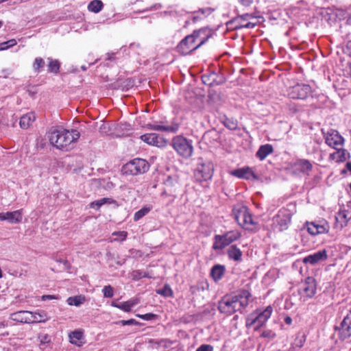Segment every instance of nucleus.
<instances>
[{
    "mask_svg": "<svg viewBox=\"0 0 351 351\" xmlns=\"http://www.w3.org/2000/svg\"><path fill=\"white\" fill-rule=\"evenodd\" d=\"M80 136V134L76 130L60 128L50 130L48 133L49 142L53 147L66 151L73 147Z\"/></svg>",
    "mask_w": 351,
    "mask_h": 351,
    "instance_id": "nucleus-1",
    "label": "nucleus"
},
{
    "mask_svg": "<svg viewBox=\"0 0 351 351\" xmlns=\"http://www.w3.org/2000/svg\"><path fill=\"white\" fill-rule=\"evenodd\" d=\"M210 36V32L208 29L202 28L194 31L180 42L177 49L181 54L187 55L204 44Z\"/></svg>",
    "mask_w": 351,
    "mask_h": 351,
    "instance_id": "nucleus-2",
    "label": "nucleus"
},
{
    "mask_svg": "<svg viewBox=\"0 0 351 351\" xmlns=\"http://www.w3.org/2000/svg\"><path fill=\"white\" fill-rule=\"evenodd\" d=\"M272 312L273 308L271 306H268L263 310H256L247 317L245 322L246 327H253L254 330L258 329L267 322L271 317Z\"/></svg>",
    "mask_w": 351,
    "mask_h": 351,
    "instance_id": "nucleus-3",
    "label": "nucleus"
},
{
    "mask_svg": "<svg viewBox=\"0 0 351 351\" xmlns=\"http://www.w3.org/2000/svg\"><path fill=\"white\" fill-rule=\"evenodd\" d=\"M171 145L174 150L184 158H190L193 153L192 141L182 136H176L171 141Z\"/></svg>",
    "mask_w": 351,
    "mask_h": 351,
    "instance_id": "nucleus-4",
    "label": "nucleus"
},
{
    "mask_svg": "<svg viewBox=\"0 0 351 351\" xmlns=\"http://www.w3.org/2000/svg\"><path fill=\"white\" fill-rule=\"evenodd\" d=\"M148 162L141 158H134L123 165L122 171L125 174H143L149 170Z\"/></svg>",
    "mask_w": 351,
    "mask_h": 351,
    "instance_id": "nucleus-5",
    "label": "nucleus"
},
{
    "mask_svg": "<svg viewBox=\"0 0 351 351\" xmlns=\"http://www.w3.org/2000/svg\"><path fill=\"white\" fill-rule=\"evenodd\" d=\"M213 165L211 162H204L199 158L195 170V178L199 182L208 180L213 177Z\"/></svg>",
    "mask_w": 351,
    "mask_h": 351,
    "instance_id": "nucleus-6",
    "label": "nucleus"
},
{
    "mask_svg": "<svg viewBox=\"0 0 351 351\" xmlns=\"http://www.w3.org/2000/svg\"><path fill=\"white\" fill-rule=\"evenodd\" d=\"M238 231H229L223 235L217 234L214 237L213 249L222 250L240 237Z\"/></svg>",
    "mask_w": 351,
    "mask_h": 351,
    "instance_id": "nucleus-7",
    "label": "nucleus"
},
{
    "mask_svg": "<svg viewBox=\"0 0 351 351\" xmlns=\"http://www.w3.org/2000/svg\"><path fill=\"white\" fill-rule=\"evenodd\" d=\"M219 310L223 313L231 314L241 308V301L238 296L224 298L219 303Z\"/></svg>",
    "mask_w": 351,
    "mask_h": 351,
    "instance_id": "nucleus-8",
    "label": "nucleus"
},
{
    "mask_svg": "<svg viewBox=\"0 0 351 351\" xmlns=\"http://www.w3.org/2000/svg\"><path fill=\"white\" fill-rule=\"evenodd\" d=\"M322 133L324 136L325 143L330 147L337 149L339 147H343L344 143V138L339 133L338 131L330 129L326 132L322 130Z\"/></svg>",
    "mask_w": 351,
    "mask_h": 351,
    "instance_id": "nucleus-9",
    "label": "nucleus"
},
{
    "mask_svg": "<svg viewBox=\"0 0 351 351\" xmlns=\"http://www.w3.org/2000/svg\"><path fill=\"white\" fill-rule=\"evenodd\" d=\"M306 226L308 233L314 236L327 233L330 230L328 223L324 219L315 221L313 222H306Z\"/></svg>",
    "mask_w": 351,
    "mask_h": 351,
    "instance_id": "nucleus-10",
    "label": "nucleus"
},
{
    "mask_svg": "<svg viewBox=\"0 0 351 351\" xmlns=\"http://www.w3.org/2000/svg\"><path fill=\"white\" fill-rule=\"evenodd\" d=\"M291 219V213L286 208L280 209L274 217V223L278 226L280 231L287 230Z\"/></svg>",
    "mask_w": 351,
    "mask_h": 351,
    "instance_id": "nucleus-11",
    "label": "nucleus"
},
{
    "mask_svg": "<svg viewBox=\"0 0 351 351\" xmlns=\"http://www.w3.org/2000/svg\"><path fill=\"white\" fill-rule=\"evenodd\" d=\"M311 87L308 84H297L289 90V95L292 99H304L311 93Z\"/></svg>",
    "mask_w": 351,
    "mask_h": 351,
    "instance_id": "nucleus-12",
    "label": "nucleus"
},
{
    "mask_svg": "<svg viewBox=\"0 0 351 351\" xmlns=\"http://www.w3.org/2000/svg\"><path fill=\"white\" fill-rule=\"evenodd\" d=\"M141 139L149 145L160 148L165 147L167 145V141L161 135L156 133L141 135Z\"/></svg>",
    "mask_w": 351,
    "mask_h": 351,
    "instance_id": "nucleus-13",
    "label": "nucleus"
},
{
    "mask_svg": "<svg viewBox=\"0 0 351 351\" xmlns=\"http://www.w3.org/2000/svg\"><path fill=\"white\" fill-rule=\"evenodd\" d=\"M316 283L315 280L312 277H308L302 283L300 288V293L304 297L312 298L316 293Z\"/></svg>",
    "mask_w": 351,
    "mask_h": 351,
    "instance_id": "nucleus-14",
    "label": "nucleus"
},
{
    "mask_svg": "<svg viewBox=\"0 0 351 351\" xmlns=\"http://www.w3.org/2000/svg\"><path fill=\"white\" fill-rule=\"evenodd\" d=\"M338 330L339 337L342 340L351 337V310L342 320Z\"/></svg>",
    "mask_w": 351,
    "mask_h": 351,
    "instance_id": "nucleus-15",
    "label": "nucleus"
},
{
    "mask_svg": "<svg viewBox=\"0 0 351 351\" xmlns=\"http://www.w3.org/2000/svg\"><path fill=\"white\" fill-rule=\"evenodd\" d=\"M243 215L244 217L243 229L250 232H256L258 229V224L253 219L252 215L248 212V209L245 206H243Z\"/></svg>",
    "mask_w": 351,
    "mask_h": 351,
    "instance_id": "nucleus-16",
    "label": "nucleus"
},
{
    "mask_svg": "<svg viewBox=\"0 0 351 351\" xmlns=\"http://www.w3.org/2000/svg\"><path fill=\"white\" fill-rule=\"evenodd\" d=\"M23 219V210L12 212L0 213V221H7L10 223H19Z\"/></svg>",
    "mask_w": 351,
    "mask_h": 351,
    "instance_id": "nucleus-17",
    "label": "nucleus"
},
{
    "mask_svg": "<svg viewBox=\"0 0 351 351\" xmlns=\"http://www.w3.org/2000/svg\"><path fill=\"white\" fill-rule=\"evenodd\" d=\"M327 253L325 250H320L315 252L313 254H310L303 259V262L304 263H310L311 265H315L318 263L319 262L325 261L327 259Z\"/></svg>",
    "mask_w": 351,
    "mask_h": 351,
    "instance_id": "nucleus-18",
    "label": "nucleus"
},
{
    "mask_svg": "<svg viewBox=\"0 0 351 351\" xmlns=\"http://www.w3.org/2000/svg\"><path fill=\"white\" fill-rule=\"evenodd\" d=\"M336 152L330 154V158L335 160L337 162H342L350 158V153L343 147H339L335 149Z\"/></svg>",
    "mask_w": 351,
    "mask_h": 351,
    "instance_id": "nucleus-19",
    "label": "nucleus"
},
{
    "mask_svg": "<svg viewBox=\"0 0 351 351\" xmlns=\"http://www.w3.org/2000/svg\"><path fill=\"white\" fill-rule=\"evenodd\" d=\"M10 318L15 322L30 324L29 311H20L10 314Z\"/></svg>",
    "mask_w": 351,
    "mask_h": 351,
    "instance_id": "nucleus-20",
    "label": "nucleus"
},
{
    "mask_svg": "<svg viewBox=\"0 0 351 351\" xmlns=\"http://www.w3.org/2000/svg\"><path fill=\"white\" fill-rule=\"evenodd\" d=\"M293 167L296 170L306 174H308L313 168L310 161L306 159L298 160L295 162Z\"/></svg>",
    "mask_w": 351,
    "mask_h": 351,
    "instance_id": "nucleus-21",
    "label": "nucleus"
},
{
    "mask_svg": "<svg viewBox=\"0 0 351 351\" xmlns=\"http://www.w3.org/2000/svg\"><path fill=\"white\" fill-rule=\"evenodd\" d=\"M69 341L78 347L84 344V337L83 332L81 330H75L69 335Z\"/></svg>",
    "mask_w": 351,
    "mask_h": 351,
    "instance_id": "nucleus-22",
    "label": "nucleus"
},
{
    "mask_svg": "<svg viewBox=\"0 0 351 351\" xmlns=\"http://www.w3.org/2000/svg\"><path fill=\"white\" fill-rule=\"evenodd\" d=\"M35 120L36 115L34 112H28L21 117L19 122L20 127L22 129H27L32 125Z\"/></svg>",
    "mask_w": 351,
    "mask_h": 351,
    "instance_id": "nucleus-23",
    "label": "nucleus"
},
{
    "mask_svg": "<svg viewBox=\"0 0 351 351\" xmlns=\"http://www.w3.org/2000/svg\"><path fill=\"white\" fill-rule=\"evenodd\" d=\"M30 324L45 322L49 317L47 313L44 311H38L36 312L29 311Z\"/></svg>",
    "mask_w": 351,
    "mask_h": 351,
    "instance_id": "nucleus-24",
    "label": "nucleus"
},
{
    "mask_svg": "<svg viewBox=\"0 0 351 351\" xmlns=\"http://www.w3.org/2000/svg\"><path fill=\"white\" fill-rule=\"evenodd\" d=\"M260 16L253 14H243V28H253L259 22Z\"/></svg>",
    "mask_w": 351,
    "mask_h": 351,
    "instance_id": "nucleus-25",
    "label": "nucleus"
},
{
    "mask_svg": "<svg viewBox=\"0 0 351 351\" xmlns=\"http://www.w3.org/2000/svg\"><path fill=\"white\" fill-rule=\"evenodd\" d=\"M274 152V149L271 145L270 144H265L263 145H261L258 150L257 151L256 156L257 158H258L261 160H263L266 158V157L271 154Z\"/></svg>",
    "mask_w": 351,
    "mask_h": 351,
    "instance_id": "nucleus-26",
    "label": "nucleus"
},
{
    "mask_svg": "<svg viewBox=\"0 0 351 351\" xmlns=\"http://www.w3.org/2000/svg\"><path fill=\"white\" fill-rule=\"evenodd\" d=\"M136 304H137V302L134 300H130L128 301L121 303H112V306L119 308L125 312L130 311L132 308L134 307Z\"/></svg>",
    "mask_w": 351,
    "mask_h": 351,
    "instance_id": "nucleus-27",
    "label": "nucleus"
},
{
    "mask_svg": "<svg viewBox=\"0 0 351 351\" xmlns=\"http://www.w3.org/2000/svg\"><path fill=\"white\" fill-rule=\"evenodd\" d=\"M224 272L225 267L221 265H217L212 268L210 274L215 281H218L222 278Z\"/></svg>",
    "mask_w": 351,
    "mask_h": 351,
    "instance_id": "nucleus-28",
    "label": "nucleus"
},
{
    "mask_svg": "<svg viewBox=\"0 0 351 351\" xmlns=\"http://www.w3.org/2000/svg\"><path fill=\"white\" fill-rule=\"evenodd\" d=\"M86 301V298L84 295H80L76 296L69 297L66 300V302L70 306H79L84 304Z\"/></svg>",
    "mask_w": 351,
    "mask_h": 351,
    "instance_id": "nucleus-29",
    "label": "nucleus"
},
{
    "mask_svg": "<svg viewBox=\"0 0 351 351\" xmlns=\"http://www.w3.org/2000/svg\"><path fill=\"white\" fill-rule=\"evenodd\" d=\"M104 4L100 0H93L88 5V10L94 13H98L103 8Z\"/></svg>",
    "mask_w": 351,
    "mask_h": 351,
    "instance_id": "nucleus-30",
    "label": "nucleus"
},
{
    "mask_svg": "<svg viewBox=\"0 0 351 351\" xmlns=\"http://www.w3.org/2000/svg\"><path fill=\"white\" fill-rule=\"evenodd\" d=\"M228 254L230 258L233 259L234 261H239L241 256V252L236 245H231L228 250Z\"/></svg>",
    "mask_w": 351,
    "mask_h": 351,
    "instance_id": "nucleus-31",
    "label": "nucleus"
},
{
    "mask_svg": "<svg viewBox=\"0 0 351 351\" xmlns=\"http://www.w3.org/2000/svg\"><path fill=\"white\" fill-rule=\"evenodd\" d=\"M39 347L41 350H45L47 349L51 342V337L47 334L40 335L39 336Z\"/></svg>",
    "mask_w": 351,
    "mask_h": 351,
    "instance_id": "nucleus-32",
    "label": "nucleus"
},
{
    "mask_svg": "<svg viewBox=\"0 0 351 351\" xmlns=\"http://www.w3.org/2000/svg\"><path fill=\"white\" fill-rule=\"evenodd\" d=\"M243 178L252 180L258 179L254 171L249 167H243Z\"/></svg>",
    "mask_w": 351,
    "mask_h": 351,
    "instance_id": "nucleus-33",
    "label": "nucleus"
},
{
    "mask_svg": "<svg viewBox=\"0 0 351 351\" xmlns=\"http://www.w3.org/2000/svg\"><path fill=\"white\" fill-rule=\"evenodd\" d=\"M152 207V206H145L143 207L141 209L136 212L134 215V220L135 221H138L142 217H143L145 215H146L151 210Z\"/></svg>",
    "mask_w": 351,
    "mask_h": 351,
    "instance_id": "nucleus-34",
    "label": "nucleus"
},
{
    "mask_svg": "<svg viewBox=\"0 0 351 351\" xmlns=\"http://www.w3.org/2000/svg\"><path fill=\"white\" fill-rule=\"evenodd\" d=\"M157 293L163 295L165 297H171L173 296V291L171 287L169 285H165L163 288L158 289L156 291Z\"/></svg>",
    "mask_w": 351,
    "mask_h": 351,
    "instance_id": "nucleus-35",
    "label": "nucleus"
},
{
    "mask_svg": "<svg viewBox=\"0 0 351 351\" xmlns=\"http://www.w3.org/2000/svg\"><path fill=\"white\" fill-rule=\"evenodd\" d=\"M127 235L128 234L125 231L114 232L112 234L114 238L111 239V241H123L126 239Z\"/></svg>",
    "mask_w": 351,
    "mask_h": 351,
    "instance_id": "nucleus-36",
    "label": "nucleus"
},
{
    "mask_svg": "<svg viewBox=\"0 0 351 351\" xmlns=\"http://www.w3.org/2000/svg\"><path fill=\"white\" fill-rule=\"evenodd\" d=\"M49 60L48 67L49 71L53 73H58L60 69V63L57 60H52L49 58Z\"/></svg>",
    "mask_w": 351,
    "mask_h": 351,
    "instance_id": "nucleus-37",
    "label": "nucleus"
},
{
    "mask_svg": "<svg viewBox=\"0 0 351 351\" xmlns=\"http://www.w3.org/2000/svg\"><path fill=\"white\" fill-rule=\"evenodd\" d=\"M45 65V61L42 58L38 57L35 59L33 63V69L36 72H40Z\"/></svg>",
    "mask_w": 351,
    "mask_h": 351,
    "instance_id": "nucleus-38",
    "label": "nucleus"
},
{
    "mask_svg": "<svg viewBox=\"0 0 351 351\" xmlns=\"http://www.w3.org/2000/svg\"><path fill=\"white\" fill-rule=\"evenodd\" d=\"M306 337L304 334L302 335H298L294 341V345L298 348H302L305 341H306Z\"/></svg>",
    "mask_w": 351,
    "mask_h": 351,
    "instance_id": "nucleus-39",
    "label": "nucleus"
},
{
    "mask_svg": "<svg viewBox=\"0 0 351 351\" xmlns=\"http://www.w3.org/2000/svg\"><path fill=\"white\" fill-rule=\"evenodd\" d=\"M102 292L105 298H112L114 295L113 288L110 285L104 286Z\"/></svg>",
    "mask_w": 351,
    "mask_h": 351,
    "instance_id": "nucleus-40",
    "label": "nucleus"
},
{
    "mask_svg": "<svg viewBox=\"0 0 351 351\" xmlns=\"http://www.w3.org/2000/svg\"><path fill=\"white\" fill-rule=\"evenodd\" d=\"M309 8L308 4L305 0H302L300 1L297 2V3L293 7V10L297 9L302 10H308Z\"/></svg>",
    "mask_w": 351,
    "mask_h": 351,
    "instance_id": "nucleus-41",
    "label": "nucleus"
},
{
    "mask_svg": "<svg viewBox=\"0 0 351 351\" xmlns=\"http://www.w3.org/2000/svg\"><path fill=\"white\" fill-rule=\"evenodd\" d=\"M336 219L337 221H340L341 223V226H343V223L346 224L348 221V218L346 211L339 212L337 215L336 216Z\"/></svg>",
    "mask_w": 351,
    "mask_h": 351,
    "instance_id": "nucleus-42",
    "label": "nucleus"
},
{
    "mask_svg": "<svg viewBox=\"0 0 351 351\" xmlns=\"http://www.w3.org/2000/svg\"><path fill=\"white\" fill-rule=\"evenodd\" d=\"M136 316L141 318L143 320H147V321L152 320L157 317V315L151 313L143 314V315L138 314V315H136Z\"/></svg>",
    "mask_w": 351,
    "mask_h": 351,
    "instance_id": "nucleus-43",
    "label": "nucleus"
},
{
    "mask_svg": "<svg viewBox=\"0 0 351 351\" xmlns=\"http://www.w3.org/2000/svg\"><path fill=\"white\" fill-rule=\"evenodd\" d=\"M242 294L243 298H245L246 299L245 305H247L249 303L252 302L254 300L251 293L248 291L243 290Z\"/></svg>",
    "mask_w": 351,
    "mask_h": 351,
    "instance_id": "nucleus-44",
    "label": "nucleus"
},
{
    "mask_svg": "<svg viewBox=\"0 0 351 351\" xmlns=\"http://www.w3.org/2000/svg\"><path fill=\"white\" fill-rule=\"evenodd\" d=\"M148 276L145 272H142L141 271H135L132 273V278L134 280L140 279L142 278L147 277Z\"/></svg>",
    "mask_w": 351,
    "mask_h": 351,
    "instance_id": "nucleus-45",
    "label": "nucleus"
},
{
    "mask_svg": "<svg viewBox=\"0 0 351 351\" xmlns=\"http://www.w3.org/2000/svg\"><path fill=\"white\" fill-rule=\"evenodd\" d=\"M196 351H213V347L208 344H203L200 346Z\"/></svg>",
    "mask_w": 351,
    "mask_h": 351,
    "instance_id": "nucleus-46",
    "label": "nucleus"
},
{
    "mask_svg": "<svg viewBox=\"0 0 351 351\" xmlns=\"http://www.w3.org/2000/svg\"><path fill=\"white\" fill-rule=\"evenodd\" d=\"M121 324L123 326H126V325H137L138 324V322H136L134 319H128V320H121Z\"/></svg>",
    "mask_w": 351,
    "mask_h": 351,
    "instance_id": "nucleus-47",
    "label": "nucleus"
},
{
    "mask_svg": "<svg viewBox=\"0 0 351 351\" xmlns=\"http://www.w3.org/2000/svg\"><path fill=\"white\" fill-rule=\"evenodd\" d=\"M102 206V202L99 199L94 201L90 204V207L98 210Z\"/></svg>",
    "mask_w": 351,
    "mask_h": 351,
    "instance_id": "nucleus-48",
    "label": "nucleus"
},
{
    "mask_svg": "<svg viewBox=\"0 0 351 351\" xmlns=\"http://www.w3.org/2000/svg\"><path fill=\"white\" fill-rule=\"evenodd\" d=\"M214 11V9L211 8H202L199 9V12H201L202 14L208 16L210 15Z\"/></svg>",
    "mask_w": 351,
    "mask_h": 351,
    "instance_id": "nucleus-49",
    "label": "nucleus"
},
{
    "mask_svg": "<svg viewBox=\"0 0 351 351\" xmlns=\"http://www.w3.org/2000/svg\"><path fill=\"white\" fill-rule=\"evenodd\" d=\"M230 175L234 176L238 178H241V169H237L235 170L230 171Z\"/></svg>",
    "mask_w": 351,
    "mask_h": 351,
    "instance_id": "nucleus-50",
    "label": "nucleus"
},
{
    "mask_svg": "<svg viewBox=\"0 0 351 351\" xmlns=\"http://www.w3.org/2000/svg\"><path fill=\"white\" fill-rule=\"evenodd\" d=\"M149 128L152 130H157V131H164L165 126L160 125H157V124H154V125H149Z\"/></svg>",
    "mask_w": 351,
    "mask_h": 351,
    "instance_id": "nucleus-51",
    "label": "nucleus"
},
{
    "mask_svg": "<svg viewBox=\"0 0 351 351\" xmlns=\"http://www.w3.org/2000/svg\"><path fill=\"white\" fill-rule=\"evenodd\" d=\"M178 126H165L164 131L175 133L178 131Z\"/></svg>",
    "mask_w": 351,
    "mask_h": 351,
    "instance_id": "nucleus-52",
    "label": "nucleus"
},
{
    "mask_svg": "<svg viewBox=\"0 0 351 351\" xmlns=\"http://www.w3.org/2000/svg\"><path fill=\"white\" fill-rule=\"evenodd\" d=\"M101 202H102V205L105 204H114L115 203V200L111 199V198H108V197H104V198H101L99 199Z\"/></svg>",
    "mask_w": 351,
    "mask_h": 351,
    "instance_id": "nucleus-53",
    "label": "nucleus"
},
{
    "mask_svg": "<svg viewBox=\"0 0 351 351\" xmlns=\"http://www.w3.org/2000/svg\"><path fill=\"white\" fill-rule=\"evenodd\" d=\"M261 336L264 337L274 338V337H275L276 335L272 331L269 330V331L263 332L262 333Z\"/></svg>",
    "mask_w": 351,
    "mask_h": 351,
    "instance_id": "nucleus-54",
    "label": "nucleus"
},
{
    "mask_svg": "<svg viewBox=\"0 0 351 351\" xmlns=\"http://www.w3.org/2000/svg\"><path fill=\"white\" fill-rule=\"evenodd\" d=\"M225 125L230 130H234L237 128V123L233 121H227Z\"/></svg>",
    "mask_w": 351,
    "mask_h": 351,
    "instance_id": "nucleus-55",
    "label": "nucleus"
},
{
    "mask_svg": "<svg viewBox=\"0 0 351 351\" xmlns=\"http://www.w3.org/2000/svg\"><path fill=\"white\" fill-rule=\"evenodd\" d=\"M8 44L9 47H13L17 44V42L15 39H11L6 42L2 43V45Z\"/></svg>",
    "mask_w": 351,
    "mask_h": 351,
    "instance_id": "nucleus-56",
    "label": "nucleus"
},
{
    "mask_svg": "<svg viewBox=\"0 0 351 351\" xmlns=\"http://www.w3.org/2000/svg\"><path fill=\"white\" fill-rule=\"evenodd\" d=\"M233 213L234 215L235 219L239 221V215H240V208H234Z\"/></svg>",
    "mask_w": 351,
    "mask_h": 351,
    "instance_id": "nucleus-57",
    "label": "nucleus"
},
{
    "mask_svg": "<svg viewBox=\"0 0 351 351\" xmlns=\"http://www.w3.org/2000/svg\"><path fill=\"white\" fill-rule=\"evenodd\" d=\"M52 299H56V297L52 295H44L42 296V300L44 301Z\"/></svg>",
    "mask_w": 351,
    "mask_h": 351,
    "instance_id": "nucleus-58",
    "label": "nucleus"
},
{
    "mask_svg": "<svg viewBox=\"0 0 351 351\" xmlns=\"http://www.w3.org/2000/svg\"><path fill=\"white\" fill-rule=\"evenodd\" d=\"M57 262H59V263H62L64 264V265L65 266V268L66 269H69L70 268V264L69 263V262L67 261H64V260H62V259H58L56 260Z\"/></svg>",
    "mask_w": 351,
    "mask_h": 351,
    "instance_id": "nucleus-59",
    "label": "nucleus"
},
{
    "mask_svg": "<svg viewBox=\"0 0 351 351\" xmlns=\"http://www.w3.org/2000/svg\"><path fill=\"white\" fill-rule=\"evenodd\" d=\"M104 187L107 190H110L114 187V184L112 182H107L106 184H104Z\"/></svg>",
    "mask_w": 351,
    "mask_h": 351,
    "instance_id": "nucleus-60",
    "label": "nucleus"
},
{
    "mask_svg": "<svg viewBox=\"0 0 351 351\" xmlns=\"http://www.w3.org/2000/svg\"><path fill=\"white\" fill-rule=\"evenodd\" d=\"M285 322L287 324H288V325L291 324V323H292V319H291V317H289V316L286 317L285 318Z\"/></svg>",
    "mask_w": 351,
    "mask_h": 351,
    "instance_id": "nucleus-61",
    "label": "nucleus"
},
{
    "mask_svg": "<svg viewBox=\"0 0 351 351\" xmlns=\"http://www.w3.org/2000/svg\"><path fill=\"white\" fill-rule=\"evenodd\" d=\"M253 0H243V5L248 6L252 3Z\"/></svg>",
    "mask_w": 351,
    "mask_h": 351,
    "instance_id": "nucleus-62",
    "label": "nucleus"
},
{
    "mask_svg": "<svg viewBox=\"0 0 351 351\" xmlns=\"http://www.w3.org/2000/svg\"><path fill=\"white\" fill-rule=\"evenodd\" d=\"M346 48L349 55L351 56V40L347 43Z\"/></svg>",
    "mask_w": 351,
    "mask_h": 351,
    "instance_id": "nucleus-63",
    "label": "nucleus"
},
{
    "mask_svg": "<svg viewBox=\"0 0 351 351\" xmlns=\"http://www.w3.org/2000/svg\"><path fill=\"white\" fill-rule=\"evenodd\" d=\"M10 47H8V44L2 45V43H0V51L5 50V49H8Z\"/></svg>",
    "mask_w": 351,
    "mask_h": 351,
    "instance_id": "nucleus-64",
    "label": "nucleus"
}]
</instances>
